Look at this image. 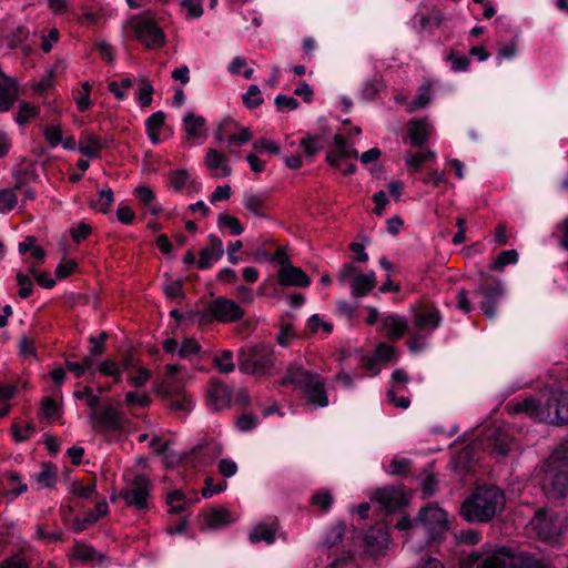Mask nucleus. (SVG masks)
I'll use <instances>...</instances> for the list:
<instances>
[{"instance_id":"obj_1","label":"nucleus","mask_w":568,"mask_h":568,"mask_svg":"<svg viewBox=\"0 0 568 568\" xmlns=\"http://www.w3.org/2000/svg\"><path fill=\"white\" fill-rule=\"evenodd\" d=\"M389 542L390 535L383 521L363 531L359 525L353 524L347 528L346 524L339 520L326 531L324 540L318 546L327 550L328 558H332L326 568H338L356 564L357 554L362 561L377 564L387 555Z\"/></svg>"},{"instance_id":"obj_2","label":"nucleus","mask_w":568,"mask_h":568,"mask_svg":"<svg viewBox=\"0 0 568 568\" xmlns=\"http://www.w3.org/2000/svg\"><path fill=\"white\" fill-rule=\"evenodd\" d=\"M458 568H549L529 551L511 546L485 542L477 549L463 550Z\"/></svg>"},{"instance_id":"obj_3","label":"nucleus","mask_w":568,"mask_h":568,"mask_svg":"<svg viewBox=\"0 0 568 568\" xmlns=\"http://www.w3.org/2000/svg\"><path fill=\"white\" fill-rule=\"evenodd\" d=\"M505 494L495 485L477 486L463 501L460 516L468 523H488L504 509Z\"/></svg>"},{"instance_id":"obj_4","label":"nucleus","mask_w":568,"mask_h":568,"mask_svg":"<svg viewBox=\"0 0 568 568\" xmlns=\"http://www.w3.org/2000/svg\"><path fill=\"white\" fill-rule=\"evenodd\" d=\"M280 385L285 387L293 385L301 392V398L308 406L324 408L328 406V395L323 377L314 372L306 371L297 364H290L282 377Z\"/></svg>"},{"instance_id":"obj_5","label":"nucleus","mask_w":568,"mask_h":568,"mask_svg":"<svg viewBox=\"0 0 568 568\" xmlns=\"http://www.w3.org/2000/svg\"><path fill=\"white\" fill-rule=\"evenodd\" d=\"M513 409L515 413H525L556 426H566L568 425V393L554 390L544 403L528 397L517 402Z\"/></svg>"},{"instance_id":"obj_6","label":"nucleus","mask_w":568,"mask_h":568,"mask_svg":"<svg viewBox=\"0 0 568 568\" xmlns=\"http://www.w3.org/2000/svg\"><path fill=\"white\" fill-rule=\"evenodd\" d=\"M506 294V288L501 280L487 272H479V281L473 291L474 298L478 300V304L484 315L488 320L497 317V306Z\"/></svg>"},{"instance_id":"obj_7","label":"nucleus","mask_w":568,"mask_h":568,"mask_svg":"<svg viewBox=\"0 0 568 568\" xmlns=\"http://www.w3.org/2000/svg\"><path fill=\"white\" fill-rule=\"evenodd\" d=\"M275 356L272 346L256 344L239 349L237 363L242 373L253 376H265L274 367Z\"/></svg>"},{"instance_id":"obj_8","label":"nucleus","mask_w":568,"mask_h":568,"mask_svg":"<svg viewBox=\"0 0 568 568\" xmlns=\"http://www.w3.org/2000/svg\"><path fill=\"white\" fill-rule=\"evenodd\" d=\"M529 524L542 541L556 542L568 529V517L562 511L540 507Z\"/></svg>"},{"instance_id":"obj_9","label":"nucleus","mask_w":568,"mask_h":568,"mask_svg":"<svg viewBox=\"0 0 568 568\" xmlns=\"http://www.w3.org/2000/svg\"><path fill=\"white\" fill-rule=\"evenodd\" d=\"M244 310L233 300L219 296L203 311L191 312L190 317L197 316L201 324L214 321L219 323H234L244 317Z\"/></svg>"},{"instance_id":"obj_10","label":"nucleus","mask_w":568,"mask_h":568,"mask_svg":"<svg viewBox=\"0 0 568 568\" xmlns=\"http://www.w3.org/2000/svg\"><path fill=\"white\" fill-rule=\"evenodd\" d=\"M416 523L424 529L429 544L440 542L449 529L447 513L436 504L420 508Z\"/></svg>"},{"instance_id":"obj_11","label":"nucleus","mask_w":568,"mask_h":568,"mask_svg":"<svg viewBox=\"0 0 568 568\" xmlns=\"http://www.w3.org/2000/svg\"><path fill=\"white\" fill-rule=\"evenodd\" d=\"M132 28L135 39L148 49L154 50L164 45L165 34L152 18L136 16L132 19Z\"/></svg>"},{"instance_id":"obj_12","label":"nucleus","mask_w":568,"mask_h":568,"mask_svg":"<svg viewBox=\"0 0 568 568\" xmlns=\"http://www.w3.org/2000/svg\"><path fill=\"white\" fill-rule=\"evenodd\" d=\"M152 489L150 478L144 474H138L133 477L130 487L120 491V497L125 500L129 507L139 510L149 509V498Z\"/></svg>"},{"instance_id":"obj_13","label":"nucleus","mask_w":568,"mask_h":568,"mask_svg":"<svg viewBox=\"0 0 568 568\" xmlns=\"http://www.w3.org/2000/svg\"><path fill=\"white\" fill-rule=\"evenodd\" d=\"M544 491L551 501H561L568 494V468L560 467L550 470L547 474L544 485Z\"/></svg>"},{"instance_id":"obj_14","label":"nucleus","mask_w":568,"mask_h":568,"mask_svg":"<svg viewBox=\"0 0 568 568\" xmlns=\"http://www.w3.org/2000/svg\"><path fill=\"white\" fill-rule=\"evenodd\" d=\"M199 255L197 267L200 270H210L224 255L222 240L215 234H210L207 236V245L200 251Z\"/></svg>"},{"instance_id":"obj_15","label":"nucleus","mask_w":568,"mask_h":568,"mask_svg":"<svg viewBox=\"0 0 568 568\" xmlns=\"http://www.w3.org/2000/svg\"><path fill=\"white\" fill-rule=\"evenodd\" d=\"M376 500L386 513H395L406 505L405 495L400 489L385 487L377 489L374 494Z\"/></svg>"},{"instance_id":"obj_16","label":"nucleus","mask_w":568,"mask_h":568,"mask_svg":"<svg viewBox=\"0 0 568 568\" xmlns=\"http://www.w3.org/2000/svg\"><path fill=\"white\" fill-rule=\"evenodd\" d=\"M202 520L200 527L202 530L210 529H222L227 527L232 521V514L224 507H213L203 510L201 514Z\"/></svg>"},{"instance_id":"obj_17","label":"nucleus","mask_w":568,"mask_h":568,"mask_svg":"<svg viewBox=\"0 0 568 568\" xmlns=\"http://www.w3.org/2000/svg\"><path fill=\"white\" fill-rule=\"evenodd\" d=\"M379 331L385 333L388 341L396 342L409 332V326L404 316L388 314L382 317Z\"/></svg>"},{"instance_id":"obj_18","label":"nucleus","mask_w":568,"mask_h":568,"mask_svg":"<svg viewBox=\"0 0 568 568\" xmlns=\"http://www.w3.org/2000/svg\"><path fill=\"white\" fill-rule=\"evenodd\" d=\"M91 418L108 430L116 432L123 428V418L112 404L92 410Z\"/></svg>"},{"instance_id":"obj_19","label":"nucleus","mask_w":568,"mask_h":568,"mask_svg":"<svg viewBox=\"0 0 568 568\" xmlns=\"http://www.w3.org/2000/svg\"><path fill=\"white\" fill-rule=\"evenodd\" d=\"M278 283L283 286L308 287L311 280L308 275L294 265H284L277 274Z\"/></svg>"},{"instance_id":"obj_20","label":"nucleus","mask_w":568,"mask_h":568,"mask_svg":"<svg viewBox=\"0 0 568 568\" xmlns=\"http://www.w3.org/2000/svg\"><path fill=\"white\" fill-rule=\"evenodd\" d=\"M232 389L224 383L212 379L207 389V400L215 410L230 406L232 399Z\"/></svg>"},{"instance_id":"obj_21","label":"nucleus","mask_w":568,"mask_h":568,"mask_svg":"<svg viewBox=\"0 0 568 568\" xmlns=\"http://www.w3.org/2000/svg\"><path fill=\"white\" fill-rule=\"evenodd\" d=\"M415 323L419 329H436L440 326V311L434 304L423 305L415 314Z\"/></svg>"},{"instance_id":"obj_22","label":"nucleus","mask_w":568,"mask_h":568,"mask_svg":"<svg viewBox=\"0 0 568 568\" xmlns=\"http://www.w3.org/2000/svg\"><path fill=\"white\" fill-rule=\"evenodd\" d=\"M432 126L427 119H413L408 124L409 144L413 148H423L430 135Z\"/></svg>"},{"instance_id":"obj_23","label":"nucleus","mask_w":568,"mask_h":568,"mask_svg":"<svg viewBox=\"0 0 568 568\" xmlns=\"http://www.w3.org/2000/svg\"><path fill=\"white\" fill-rule=\"evenodd\" d=\"M221 454V447L214 443L200 444L191 450V456L194 463L200 467L211 465Z\"/></svg>"},{"instance_id":"obj_24","label":"nucleus","mask_w":568,"mask_h":568,"mask_svg":"<svg viewBox=\"0 0 568 568\" xmlns=\"http://www.w3.org/2000/svg\"><path fill=\"white\" fill-rule=\"evenodd\" d=\"M19 98V83L14 78L0 81V112L9 111Z\"/></svg>"},{"instance_id":"obj_25","label":"nucleus","mask_w":568,"mask_h":568,"mask_svg":"<svg viewBox=\"0 0 568 568\" xmlns=\"http://www.w3.org/2000/svg\"><path fill=\"white\" fill-rule=\"evenodd\" d=\"M73 559L79 560L83 565H102L105 557L98 552L92 546L77 541L73 547Z\"/></svg>"},{"instance_id":"obj_26","label":"nucleus","mask_w":568,"mask_h":568,"mask_svg":"<svg viewBox=\"0 0 568 568\" xmlns=\"http://www.w3.org/2000/svg\"><path fill=\"white\" fill-rule=\"evenodd\" d=\"M161 393L166 399L170 409L175 412L190 413L193 408V402L185 393H172L168 387H162Z\"/></svg>"},{"instance_id":"obj_27","label":"nucleus","mask_w":568,"mask_h":568,"mask_svg":"<svg viewBox=\"0 0 568 568\" xmlns=\"http://www.w3.org/2000/svg\"><path fill=\"white\" fill-rule=\"evenodd\" d=\"M134 195L136 196L145 213H150L156 216L162 212V207L156 203L155 193L149 186H138L134 190Z\"/></svg>"},{"instance_id":"obj_28","label":"nucleus","mask_w":568,"mask_h":568,"mask_svg":"<svg viewBox=\"0 0 568 568\" xmlns=\"http://www.w3.org/2000/svg\"><path fill=\"white\" fill-rule=\"evenodd\" d=\"M333 149L326 152L325 161L334 169H341L342 154L346 152L349 142L344 134L337 133L333 139Z\"/></svg>"},{"instance_id":"obj_29","label":"nucleus","mask_w":568,"mask_h":568,"mask_svg":"<svg viewBox=\"0 0 568 568\" xmlns=\"http://www.w3.org/2000/svg\"><path fill=\"white\" fill-rule=\"evenodd\" d=\"M277 246L274 237L268 233L261 234L253 246L254 258L257 262H267L271 258V253Z\"/></svg>"},{"instance_id":"obj_30","label":"nucleus","mask_w":568,"mask_h":568,"mask_svg":"<svg viewBox=\"0 0 568 568\" xmlns=\"http://www.w3.org/2000/svg\"><path fill=\"white\" fill-rule=\"evenodd\" d=\"M489 442L493 450L500 456H507L514 445L513 437L501 427L494 429Z\"/></svg>"},{"instance_id":"obj_31","label":"nucleus","mask_w":568,"mask_h":568,"mask_svg":"<svg viewBox=\"0 0 568 568\" xmlns=\"http://www.w3.org/2000/svg\"><path fill=\"white\" fill-rule=\"evenodd\" d=\"M561 189L568 190V175L561 181ZM549 237L555 240L561 250L568 252V216L554 225Z\"/></svg>"},{"instance_id":"obj_32","label":"nucleus","mask_w":568,"mask_h":568,"mask_svg":"<svg viewBox=\"0 0 568 568\" xmlns=\"http://www.w3.org/2000/svg\"><path fill=\"white\" fill-rule=\"evenodd\" d=\"M375 286L376 276L374 271H371L366 274L361 273L358 276H355L351 284L352 295L355 297H363L367 295Z\"/></svg>"},{"instance_id":"obj_33","label":"nucleus","mask_w":568,"mask_h":568,"mask_svg":"<svg viewBox=\"0 0 568 568\" xmlns=\"http://www.w3.org/2000/svg\"><path fill=\"white\" fill-rule=\"evenodd\" d=\"M205 165L209 170L220 171L222 176H229L232 173L226 156L215 149H209L206 151Z\"/></svg>"},{"instance_id":"obj_34","label":"nucleus","mask_w":568,"mask_h":568,"mask_svg":"<svg viewBox=\"0 0 568 568\" xmlns=\"http://www.w3.org/2000/svg\"><path fill=\"white\" fill-rule=\"evenodd\" d=\"M195 500L187 498L182 490H173L166 495V505L170 514H183Z\"/></svg>"},{"instance_id":"obj_35","label":"nucleus","mask_w":568,"mask_h":568,"mask_svg":"<svg viewBox=\"0 0 568 568\" xmlns=\"http://www.w3.org/2000/svg\"><path fill=\"white\" fill-rule=\"evenodd\" d=\"M352 355H355L361 366L369 373L372 376H376L381 372V367L378 365L377 357H372L362 352L361 348H355L354 351H343L342 352V359H346L351 357Z\"/></svg>"},{"instance_id":"obj_36","label":"nucleus","mask_w":568,"mask_h":568,"mask_svg":"<svg viewBox=\"0 0 568 568\" xmlns=\"http://www.w3.org/2000/svg\"><path fill=\"white\" fill-rule=\"evenodd\" d=\"M275 539L276 528L265 523L257 524L248 534V540L251 541V544L264 541L267 545H271L275 541Z\"/></svg>"},{"instance_id":"obj_37","label":"nucleus","mask_w":568,"mask_h":568,"mask_svg":"<svg viewBox=\"0 0 568 568\" xmlns=\"http://www.w3.org/2000/svg\"><path fill=\"white\" fill-rule=\"evenodd\" d=\"M165 119L166 115L163 111H156L145 120L146 134L153 144L160 142V131L165 123Z\"/></svg>"},{"instance_id":"obj_38","label":"nucleus","mask_w":568,"mask_h":568,"mask_svg":"<svg viewBox=\"0 0 568 568\" xmlns=\"http://www.w3.org/2000/svg\"><path fill=\"white\" fill-rule=\"evenodd\" d=\"M104 148H106V143L103 142L101 138L93 133H88L85 135V144L80 143L78 150L82 155L89 159H97L100 158V151Z\"/></svg>"},{"instance_id":"obj_39","label":"nucleus","mask_w":568,"mask_h":568,"mask_svg":"<svg viewBox=\"0 0 568 568\" xmlns=\"http://www.w3.org/2000/svg\"><path fill=\"white\" fill-rule=\"evenodd\" d=\"M70 491L73 496L83 499H90L93 496H98L95 476H91L87 484L79 480L73 481Z\"/></svg>"},{"instance_id":"obj_40","label":"nucleus","mask_w":568,"mask_h":568,"mask_svg":"<svg viewBox=\"0 0 568 568\" xmlns=\"http://www.w3.org/2000/svg\"><path fill=\"white\" fill-rule=\"evenodd\" d=\"M114 202V194L110 186H105L99 191V199L90 201V207L97 212L106 214Z\"/></svg>"},{"instance_id":"obj_41","label":"nucleus","mask_w":568,"mask_h":568,"mask_svg":"<svg viewBox=\"0 0 568 568\" xmlns=\"http://www.w3.org/2000/svg\"><path fill=\"white\" fill-rule=\"evenodd\" d=\"M205 119L202 115H196L189 112L183 118V128L189 138L196 139L201 134V130L205 126Z\"/></svg>"},{"instance_id":"obj_42","label":"nucleus","mask_w":568,"mask_h":568,"mask_svg":"<svg viewBox=\"0 0 568 568\" xmlns=\"http://www.w3.org/2000/svg\"><path fill=\"white\" fill-rule=\"evenodd\" d=\"M310 504L316 507L322 514H328L334 504V497L328 489L323 488L311 496Z\"/></svg>"},{"instance_id":"obj_43","label":"nucleus","mask_w":568,"mask_h":568,"mask_svg":"<svg viewBox=\"0 0 568 568\" xmlns=\"http://www.w3.org/2000/svg\"><path fill=\"white\" fill-rule=\"evenodd\" d=\"M37 536L47 545H54L65 540V532L60 527L55 526L50 529L49 525H39L37 528Z\"/></svg>"},{"instance_id":"obj_44","label":"nucleus","mask_w":568,"mask_h":568,"mask_svg":"<svg viewBox=\"0 0 568 568\" xmlns=\"http://www.w3.org/2000/svg\"><path fill=\"white\" fill-rule=\"evenodd\" d=\"M17 190H23L30 180L36 181L38 173L36 164L32 162L27 163L23 168L17 170L13 174Z\"/></svg>"},{"instance_id":"obj_45","label":"nucleus","mask_w":568,"mask_h":568,"mask_svg":"<svg viewBox=\"0 0 568 568\" xmlns=\"http://www.w3.org/2000/svg\"><path fill=\"white\" fill-rule=\"evenodd\" d=\"M244 207L258 217H265V197L260 194H245L243 200Z\"/></svg>"},{"instance_id":"obj_46","label":"nucleus","mask_w":568,"mask_h":568,"mask_svg":"<svg viewBox=\"0 0 568 568\" xmlns=\"http://www.w3.org/2000/svg\"><path fill=\"white\" fill-rule=\"evenodd\" d=\"M436 159V153L434 151L427 150L425 152H408L406 156V165L412 171H419L422 166L428 162Z\"/></svg>"},{"instance_id":"obj_47","label":"nucleus","mask_w":568,"mask_h":568,"mask_svg":"<svg viewBox=\"0 0 568 568\" xmlns=\"http://www.w3.org/2000/svg\"><path fill=\"white\" fill-rule=\"evenodd\" d=\"M217 226L222 231L224 229H229L230 234L234 236L241 235L244 232V226L241 221L237 217L226 213H221L219 215Z\"/></svg>"},{"instance_id":"obj_48","label":"nucleus","mask_w":568,"mask_h":568,"mask_svg":"<svg viewBox=\"0 0 568 568\" xmlns=\"http://www.w3.org/2000/svg\"><path fill=\"white\" fill-rule=\"evenodd\" d=\"M383 88L384 82L381 78L374 77L368 79L363 83L361 98L365 101H373L377 98Z\"/></svg>"},{"instance_id":"obj_49","label":"nucleus","mask_w":568,"mask_h":568,"mask_svg":"<svg viewBox=\"0 0 568 568\" xmlns=\"http://www.w3.org/2000/svg\"><path fill=\"white\" fill-rule=\"evenodd\" d=\"M190 171L186 169H178L173 170L169 173V184L174 190V192H182L190 180Z\"/></svg>"},{"instance_id":"obj_50","label":"nucleus","mask_w":568,"mask_h":568,"mask_svg":"<svg viewBox=\"0 0 568 568\" xmlns=\"http://www.w3.org/2000/svg\"><path fill=\"white\" fill-rule=\"evenodd\" d=\"M300 146L306 158L312 159L322 149L321 136L316 134H306L300 141Z\"/></svg>"},{"instance_id":"obj_51","label":"nucleus","mask_w":568,"mask_h":568,"mask_svg":"<svg viewBox=\"0 0 568 568\" xmlns=\"http://www.w3.org/2000/svg\"><path fill=\"white\" fill-rule=\"evenodd\" d=\"M154 93V89L152 83L146 79H141L139 81V92L136 95V101L139 105L144 109L151 105L153 99L152 95Z\"/></svg>"},{"instance_id":"obj_52","label":"nucleus","mask_w":568,"mask_h":568,"mask_svg":"<svg viewBox=\"0 0 568 568\" xmlns=\"http://www.w3.org/2000/svg\"><path fill=\"white\" fill-rule=\"evenodd\" d=\"M375 356L378 362L395 363L399 357V353L394 346L388 345L385 342H381L375 348Z\"/></svg>"},{"instance_id":"obj_53","label":"nucleus","mask_w":568,"mask_h":568,"mask_svg":"<svg viewBox=\"0 0 568 568\" xmlns=\"http://www.w3.org/2000/svg\"><path fill=\"white\" fill-rule=\"evenodd\" d=\"M518 252L516 250H507L500 252L490 265L491 271H503L509 264H516L518 261Z\"/></svg>"},{"instance_id":"obj_54","label":"nucleus","mask_w":568,"mask_h":568,"mask_svg":"<svg viewBox=\"0 0 568 568\" xmlns=\"http://www.w3.org/2000/svg\"><path fill=\"white\" fill-rule=\"evenodd\" d=\"M40 113V108L37 105L31 104L30 102L23 101L20 106L19 111L16 115V122L19 125L27 124L31 119L38 116Z\"/></svg>"},{"instance_id":"obj_55","label":"nucleus","mask_w":568,"mask_h":568,"mask_svg":"<svg viewBox=\"0 0 568 568\" xmlns=\"http://www.w3.org/2000/svg\"><path fill=\"white\" fill-rule=\"evenodd\" d=\"M38 481L47 488L54 486L57 481V467L52 463H44L41 471L37 476Z\"/></svg>"},{"instance_id":"obj_56","label":"nucleus","mask_w":568,"mask_h":568,"mask_svg":"<svg viewBox=\"0 0 568 568\" xmlns=\"http://www.w3.org/2000/svg\"><path fill=\"white\" fill-rule=\"evenodd\" d=\"M30 31L26 26H19L12 30L6 38L7 44L10 49L19 48L29 38Z\"/></svg>"},{"instance_id":"obj_57","label":"nucleus","mask_w":568,"mask_h":568,"mask_svg":"<svg viewBox=\"0 0 568 568\" xmlns=\"http://www.w3.org/2000/svg\"><path fill=\"white\" fill-rule=\"evenodd\" d=\"M99 520V515H95V511L89 510L84 514L83 517H75L71 524V529L74 532H82L85 529L93 526Z\"/></svg>"},{"instance_id":"obj_58","label":"nucleus","mask_w":568,"mask_h":568,"mask_svg":"<svg viewBox=\"0 0 568 568\" xmlns=\"http://www.w3.org/2000/svg\"><path fill=\"white\" fill-rule=\"evenodd\" d=\"M18 204V196L12 189L0 190V213L11 212Z\"/></svg>"},{"instance_id":"obj_59","label":"nucleus","mask_w":568,"mask_h":568,"mask_svg":"<svg viewBox=\"0 0 568 568\" xmlns=\"http://www.w3.org/2000/svg\"><path fill=\"white\" fill-rule=\"evenodd\" d=\"M410 460L404 457H394L386 468L390 475L407 476L410 471Z\"/></svg>"},{"instance_id":"obj_60","label":"nucleus","mask_w":568,"mask_h":568,"mask_svg":"<svg viewBox=\"0 0 568 568\" xmlns=\"http://www.w3.org/2000/svg\"><path fill=\"white\" fill-rule=\"evenodd\" d=\"M215 367L224 374L234 372L235 364L233 363V352L230 349L222 351L220 356L214 357Z\"/></svg>"},{"instance_id":"obj_61","label":"nucleus","mask_w":568,"mask_h":568,"mask_svg":"<svg viewBox=\"0 0 568 568\" xmlns=\"http://www.w3.org/2000/svg\"><path fill=\"white\" fill-rule=\"evenodd\" d=\"M243 103L247 109H256L263 104L261 90L256 84H251L247 91L242 97Z\"/></svg>"},{"instance_id":"obj_62","label":"nucleus","mask_w":568,"mask_h":568,"mask_svg":"<svg viewBox=\"0 0 568 568\" xmlns=\"http://www.w3.org/2000/svg\"><path fill=\"white\" fill-rule=\"evenodd\" d=\"M8 483L11 488L8 490V495L13 498L19 497L28 490V485L22 481V477L17 471H10L8 475Z\"/></svg>"},{"instance_id":"obj_63","label":"nucleus","mask_w":568,"mask_h":568,"mask_svg":"<svg viewBox=\"0 0 568 568\" xmlns=\"http://www.w3.org/2000/svg\"><path fill=\"white\" fill-rule=\"evenodd\" d=\"M201 344L193 337H186L182 342L178 351V356L181 359H187L193 355H196L201 351Z\"/></svg>"},{"instance_id":"obj_64","label":"nucleus","mask_w":568,"mask_h":568,"mask_svg":"<svg viewBox=\"0 0 568 568\" xmlns=\"http://www.w3.org/2000/svg\"><path fill=\"white\" fill-rule=\"evenodd\" d=\"M42 415L48 419H54L61 416V407L57 400L47 396L41 402Z\"/></svg>"}]
</instances>
